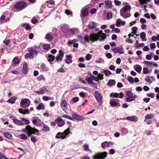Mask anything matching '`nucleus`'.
I'll return each instance as SVG.
<instances>
[{"instance_id": "3", "label": "nucleus", "mask_w": 159, "mask_h": 159, "mask_svg": "<svg viewBox=\"0 0 159 159\" xmlns=\"http://www.w3.org/2000/svg\"><path fill=\"white\" fill-rule=\"evenodd\" d=\"M131 9V7L130 6L127 5L123 7L120 10V14L124 19L130 17L131 14L129 12H127Z\"/></svg>"}, {"instance_id": "50", "label": "nucleus", "mask_w": 159, "mask_h": 159, "mask_svg": "<svg viewBox=\"0 0 159 159\" xmlns=\"http://www.w3.org/2000/svg\"><path fill=\"white\" fill-rule=\"evenodd\" d=\"M145 80L149 84H151L152 82V81L151 80L150 77L149 76H148L145 79Z\"/></svg>"}, {"instance_id": "15", "label": "nucleus", "mask_w": 159, "mask_h": 159, "mask_svg": "<svg viewBox=\"0 0 159 159\" xmlns=\"http://www.w3.org/2000/svg\"><path fill=\"white\" fill-rule=\"evenodd\" d=\"M110 104L111 107H113L120 106V104L119 102L115 101L113 99H111L110 100Z\"/></svg>"}, {"instance_id": "56", "label": "nucleus", "mask_w": 159, "mask_h": 159, "mask_svg": "<svg viewBox=\"0 0 159 159\" xmlns=\"http://www.w3.org/2000/svg\"><path fill=\"white\" fill-rule=\"evenodd\" d=\"M114 143L112 142H108L107 141V147H111L112 145H114Z\"/></svg>"}, {"instance_id": "30", "label": "nucleus", "mask_w": 159, "mask_h": 159, "mask_svg": "<svg viewBox=\"0 0 159 159\" xmlns=\"http://www.w3.org/2000/svg\"><path fill=\"white\" fill-rule=\"evenodd\" d=\"M83 148L84 150L86 152L89 151L90 153L92 152L91 150L89 149V146L88 144H85L83 145Z\"/></svg>"}, {"instance_id": "8", "label": "nucleus", "mask_w": 159, "mask_h": 159, "mask_svg": "<svg viewBox=\"0 0 159 159\" xmlns=\"http://www.w3.org/2000/svg\"><path fill=\"white\" fill-rule=\"evenodd\" d=\"M112 50L113 52L115 53H119L120 54H123L124 52V48L122 46L112 48Z\"/></svg>"}, {"instance_id": "5", "label": "nucleus", "mask_w": 159, "mask_h": 159, "mask_svg": "<svg viewBox=\"0 0 159 159\" xmlns=\"http://www.w3.org/2000/svg\"><path fill=\"white\" fill-rule=\"evenodd\" d=\"M126 96H128L126 98L125 100L127 102H130L134 101L135 99L137 97L136 95L134 94L130 91H127L125 92Z\"/></svg>"}, {"instance_id": "39", "label": "nucleus", "mask_w": 159, "mask_h": 159, "mask_svg": "<svg viewBox=\"0 0 159 159\" xmlns=\"http://www.w3.org/2000/svg\"><path fill=\"white\" fill-rule=\"evenodd\" d=\"M144 46V44L143 43H140L138 42V41H137L135 43V47L136 48L140 47H143Z\"/></svg>"}, {"instance_id": "64", "label": "nucleus", "mask_w": 159, "mask_h": 159, "mask_svg": "<svg viewBox=\"0 0 159 159\" xmlns=\"http://www.w3.org/2000/svg\"><path fill=\"white\" fill-rule=\"evenodd\" d=\"M114 2L115 5L117 6L120 5L121 4V2L120 1L116 0L114 1Z\"/></svg>"}, {"instance_id": "24", "label": "nucleus", "mask_w": 159, "mask_h": 159, "mask_svg": "<svg viewBox=\"0 0 159 159\" xmlns=\"http://www.w3.org/2000/svg\"><path fill=\"white\" fill-rule=\"evenodd\" d=\"M41 126L43 127V130H44L45 131H48L50 130V128L48 127V126L44 123H41Z\"/></svg>"}, {"instance_id": "31", "label": "nucleus", "mask_w": 159, "mask_h": 159, "mask_svg": "<svg viewBox=\"0 0 159 159\" xmlns=\"http://www.w3.org/2000/svg\"><path fill=\"white\" fill-rule=\"evenodd\" d=\"M128 129L125 128H123L121 129V134L122 135H125L128 133Z\"/></svg>"}, {"instance_id": "22", "label": "nucleus", "mask_w": 159, "mask_h": 159, "mask_svg": "<svg viewBox=\"0 0 159 159\" xmlns=\"http://www.w3.org/2000/svg\"><path fill=\"white\" fill-rule=\"evenodd\" d=\"M67 59L65 60V62L67 64H69L72 62V61L71 59L72 58V56L70 55H67L66 56Z\"/></svg>"}, {"instance_id": "54", "label": "nucleus", "mask_w": 159, "mask_h": 159, "mask_svg": "<svg viewBox=\"0 0 159 159\" xmlns=\"http://www.w3.org/2000/svg\"><path fill=\"white\" fill-rule=\"evenodd\" d=\"M104 73L106 76H108L111 74V72L108 70H105Z\"/></svg>"}, {"instance_id": "42", "label": "nucleus", "mask_w": 159, "mask_h": 159, "mask_svg": "<svg viewBox=\"0 0 159 159\" xmlns=\"http://www.w3.org/2000/svg\"><path fill=\"white\" fill-rule=\"evenodd\" d=\"M22 26L23 27H24L25 26V29H26V30H29L31 29L30 25L27 24L25 23L22 24Z\"/></svg>"}, {"instance_id": "11", "label": "nucleus", "mask_w": 159, "mask_h": 159, "mask_svg": "<svg viewBox=\"0 0 159 159\" xmlns=\"http://www.w3.org/2000/svg\"><path fill=\"white\" fill-rule=\"evenodd\" d=\"M94 96L97 101L98 102H101L102 98V96L99 92L95 91L94 93Z\"/></svg>"}, {"instance_id": "48", "label": "nucleus", "mask_w": 159, "mask_h": 159, "mask_svg": "<svg viewBox=\"0 0 159 159\" xmlns=\"http://www.w3.org/2000/svg\"><path fill=\"white\" fill-rule=\"evenodd\" d=\"M112 13L111 12H108L107 14V19H110L112 17Z\"/></svg>"}, {"instance_id": "62", "label": "nucleus", "mask_w": 159, "mask_h": 159, "mask_svg": "<svg viewBox=\"0 0 159 159\" xmlns=\"http://www.w3.org/2000/svg\"><path fill=\"white\" fill-rule=\"evenodd\" d=\"M31 21L33 24H35L38 22V20L34 17L31 19Z\"/></svg>"}, {"instance_id": "33", "label": "nucleus", "mask_w": 159, "mask_h": 159, "mask_svg": "<svg viewBox=\"0 0 159 159\" xmlns=\"http://www.w3.org/2000/svg\"><path fill=\"white\" fill-rule=\"evenodd\" d=\"M146 35L144 32H142L140 34V37L142 39V41H146L147 40L145 37Z\"/></svg>"}, {"instance_id": "44", "label": "nucleus", "mask_w": 159, "mask_h": 159, "mask_svg": "<svg viewBox=\"0 0 159 159\" xmlns=\"http://www.w3.org/2000/svg\"><path fill=\"white\" fill-rule=\"evenodd\" d=\"M32 57V58L34 57H33V56L32 55V54L30 52L27 53L25 55V57L26 59H28Z\"/></svg>"}, {"instance_id": "16", "label": "nucleus", "mask_w": 159, "mask_h": 159, "mask_svg": "<svg viewBox=\"0 0 159 159\" xmlns=\"http://www.w3.org/2000/svg\"><path fill=\"white\" fill-rule=\"evenodd\" d=\"M28 51L32 54V55L33 56V57H34V55L36 56L38 54V52L37 51L35 50V49L32 48H28Z\"/></svg>"}, {"instance_id": "41", "label": "nucleus", "mask_w": 159, "mask_h": 159, "mask_svg": "<svg viewBox=\"0 0 159 159\" xmlns=\"http://www.w3.org/2000/svg\"><path fill=\"white\" fill-rule=\"evenodd\" d=\"M105 3L108 8H111L112 7V3L111 1H105Z\"/></svg>"}, {"instance_id": "53", "label": "nucleus", "mask_w": 159, "mask_h": 159, "mask_svg": "<svg viewBox=\"0 0 159 159\" xmlns=\"http://www.w3.org/2000/svg\"><path fill=\"white\" fill-rule=\"evenodd\" d=\"M22 121H25V125H27L30 124V121L29 120L25 118H21Z\"/></svg>"}, {"instance_id": "12", "label": "nucleus", "mask_w": 159, "mask_h": 159, "mask_svg": "<svg viewBox=\"0 0 159 159\" xmlns=\"http://www.w3.org/2000/svg\"><path fill=\"white\" fill-rule=\"evenodd\" d=\"M72 116L73 119L78 121H82L84 119V118L83 116L77 115L76 113L72 114Z\"/></svg>"}, {"instance_id": "51", "label": "nucleus", "mask_w": 159, "mask_h": 159, "mask_svg": "<svg viewBox=\"0 0 159 159\" xmlns=\"http://www.w3.org/2000/svg\"><path fill=\"white\" fill-rule=\"evenodd\" d=\"M107 141L101 143V147L102 148L104 149L107 147Z\"/></svg>"}, {"instance_id": "26", "label": "nucleus", "mask_w": 159, "mask_h": 159, "mask_svg": "<svg viewBox=\"0 0 159 159\" xmlns=\"http://www.w3.org/2000/svg\"><path fill=\"white\" fill-rule=\"evenodd\" d=\"M27 64L26 62H24L23 65V71L24 74H26L27 72Z\"/></svg>"}, {"instance_id": "18", "label": "nucleus", "mask_w": 159, "mask_h": 159, "mask_svg": "<svg viewBox=\"0 0 159 159\" xmlns=\"http://www.w3.org/2000/svg\"><path fill=\"white\" fill-rule=\"evenodd\" d=\"M25 128L22 130V132L23 133H27L28 132H32V128L29 125H28L26 126Z\"/></svg>"}, {"instance_id": "27", "label": "nucleus", "mask_w": 159, "mask_h": 159, "mask_svg": "<svg viewBox=\"0 0 159 159\" xmlns=\"http://www.w3.org/2000/svg\"><path fill=\"white\" fill-rule=\"evenodd\" d=\"M47 58H48V61L50 62L51 64V62L53 61L54 60L55 57L54 56L51 54H49L47 57Z\"/></svg>"}, {"instance_id": "23", "label": "nucleus", "mask_w": 159, "mask_h": 159, "mask_svg": "<svg viewBox=\"0 0 159 159\" xmlns=\"http://www.w3.org/2000/svg\"><path fill=\"white\" fill-rule=\"evenodd\" d=\"M82 15L83 16H87L88 15V11L87 8H83L81 11Z\"/></svg>"}, {"instance_id": "43", "label": "nucleus", "mask_w": 159, "mask_h": 159, "mask_svg": "<svg viewBox=\"0 0 159 159\" xmlns=\"http://www.w3.org/2000/svg\"><path fill=\"white\" fill-rule=\"evenodd\" d=\"M154 116L153 114H148L145 117V119H151L153 118Z\"/></svg>"}, {"instance_id": "25", "label": "nucleus", "mask_w": 159, "mask_h": 159, "mask_svg": "<svg viewBox=\"0 0 159 159\" xmlns=\"http://www.w3.org/2000/svg\"><path fill=\"white\" fill-rule=\"evenodd\" d=\"M135 70L138 73H140L142 70V67L139 65H136L134 66Z\"/></svg>"}, {"instance_id": "17", "label": "nucleus", "mask_w": 159, "mask_h": 159, "mask_svg": "<svg viewBox=\"0 0 159 159\" xmlns=\"http://www.w3.org/2000/svg\"><path fill=\"white\" fill-rule=\"evenodd\" d=\"M123 119H126L127 120L133 122H136L138 120V117L135 116H128L126 118H124Z\"/></svg>"}, {"instance_id": "63", "label": "nucleus", "mask_w": 159, "mask_h": 159, "mask_svg": "<svg viewBox=\"0 0 159 159\" xmlns=\"http://www.w3.org/2000/svg\"><path fill=\"white\" fill-rule=\"evenodd\" d=\"M103 62V60L101 58H100L98 60L96 61V62L97 63H102Z\"/></svg>"}, {"instance_id": "4", "label": "nucleus", "mask_w": 159, "mask_h": 159, "mask_svg": "<svg viewBox=\"0 0 159 159\" xmlns=\"http://www.w3.org/2000/svg\"><path fill=\"white\" fill-rule=\"evenodd\" d=\"M70 133V128L69 127L63 132H59L58 133L56 136L55 137L57 139H64L66 138V136Z\"/></svg>"}, {"instance_id": "40", "label": "nucleus", "mask_w": 159, "mask_h": 159, "mask_svg": "<svg viewBox=\"0 0 159 159\" xmlns=\"http://www.w3.org/2000/svg\"><path fill=\"white\" fill-rule=\"evenodd\" d=\"M43 48L44 49L48 50L50 48V45L48 44H44L43 45Z\"/></svg>"}, {"instance_id": "37", "label": "nucleus", "mask_w": 159, "mask_h": 159, "mask_svg": "<svg viewBox=\"0 0 159 159\" xmlns=\"http://www.w3.org/2000/svg\"><path fill=\"white\" fill-rule=\"evenodd\" d=\"M13 62L15 65H18L20 63L19 59L17 57H15L13 60Z\"/></svg>"}, {"instance_id": "59", "label": "nucleus", "mask_w": 159, "mask_h": 159, "mask_svg": "<svg viewBox=\"0 0 159 159\" xmlns=\"http://www.w3.org/2000/svg\"><path fill=\"white\" fill-rule=\"evenodd\" d=\"M62 117L71 120H73V119L71 116L66 115H64L62 116Z\"/></svg>"}, {"instance_id": "13", "label": "nucleus", "mask_w": 159, "mask_h": 159, "mask_svg": "<svg viewBox=\"0 0 159 159\" xmlns=\"http://www.w3.org/2000/svg\"><path fill=\"white\" fill-rule=\"evenodd\" d=\"M143 63L148 67H156L157 66V65L156 64L152 61H143Z\"/></svg>"}, {"instance_id": "47", "label": "nucleus", "mask_w": 159, "mask_h": 159, "mask_svg": "<svg viewBox=\"0 0 159 159\" xmlns=\"http://www.w3.org/2000/svg\"><path fill=\"white\" fill-rule=\"evenodd\" d=\"M121 20L120 19H118L116 21V25L118 27H119L120 26Z\"/></svg>"}, {"instance_id": "46", "label": "nucleus", "mask_w": 159, "mask_h": 159, "mask_svg": "<svg viewBox=\"0 0 159 159\" xmlns=\"http://www.w3.org/2000/svg\"><path fill=\"white\" fill-rule=\"evenodd\" d=\"M39 120V119L38 118L34 117L32 119V123L34 125H36V123Z\"/></svg>"}, {"instance_id": "45", "label": "nucleus", "mask_w": 159, "mask_h": 159, "mask_svg": "<svg viewBox=\"0 0 159 159\" xmlns=\"http://www.w3.org/2000/svg\"><path fill=\"white\" fill-rule=\"evenodd\" d=\"M32 131L30 132L31 133L36 134L37 135H39V131L37 129L32 128Z\"/></svg>"}, {"instance_id": "20", "label": "nucleus", "mask_w": 159, "mask_h": 159, "mask_svg": "<svg viewBox=\"0 0 159 159\" xmlns=\"http://www.w3.org/2000/svg\"><path fill=\"white\" fill-rule=\"evenodd\" d=\"M18 111L20 113L24 115L26 114H29L30 113L28 109H22L19 108L18 109Z\"/></svg>"}, {"instance_id": "55", "label": "nucleus", "mask_w": 159, "mask_h": 159, "mask_svg": "<svg viewBox=\"0 0 159 159\" xmlns=\"http://www.w3.org/2000/svg\"><path fill=\"white\" fill-rule=\"evenodd\" d=\"M20 138L22 139L26 140L27 139V136L25 134H21L20 135Z\"/></svg>"}, {"instance_id": "58", "label": "nucleus", "mask_w": 159, "mask_h": 159, "mask_svg": "<svg viewBox=\"0 0 159 159\" xmlns=\"http://www.w3.org/2000/svg\"><path fill=\"white\" fill-rule=\"evenodd\" d=\"M44 79V76L43 75H41L38 77L37 80L39 81L43 80Z\"/></svg>"}, {"instance_id": "57", "label": "nucleus", "mask_w": 159, "mask_h": 159, "mask_svg": "<svg viewBox=\"0 0 159 159\" xmlns=\"http://www.w3.org/2000/svg\"><path fill=\"white\" fill-rule=\"evenodd\" d=\"M149 72L148 69L146 67H144L143 69V73L144 74H147Z\"/></svg>"}, {"instance_id": "60", "label": "nucleus", "mask_w": 159, "mask_h": 159, "mask_svg": "<svg viewBox=\"0 0 159 159\" xmlns=\"http://www.w3.org/2000/svg\"><path fill=\"white\" fill-rule=\"evenodd\" d=\"M92 56L90 54H88L85 57V59L87 61H89L91 58Z\"/></svg>"}, {"instance_id": "19", "label": "nucleus", "mask_w": 159, "mask_h": 159, "mask_svg": "<svg viewBox=\"0 0 159 159\" xmlns=\"http://www.w3.org/2000/svg\"><path fill=\"white\" fill-rule=\"evenodd\" d=\"M45 38L48 41L50 42L53 39V36L51 33H49L46 35Z\"/></svg>"}, {"instance_id": "2", "label": "nucleus", "mask_w": 159, "mask_h": 159, "mask_svg": "<svg viewBox=\"0 0 159 159\" xmlns=\"http://www.w3.org/2000/svg\"><path fill=\"white\" fill-rule=\"evenodd\" d=\"M28 3L23 0H21L17 2L14 7V9L15 10L14 11H21L25 8L28 6Z\"/></svg>"}, {"instance_id": "7", "label": "nucleus", "mask_w": 159, "mask_h": 159, "mask_svg": "<svg viewBox=\"0 0 159 159\" xmlns=\"http://www.w3.org/2000/svg\"><path fill=\"white\" fill-rule=\"evenodd\" d=\"M107 155V152H98L93 156V159H103L106 158Z\"/></svg>"}, {"instance_id": "9", "label": "nucleus", "mask_w": 159, "mask_h": 159, "mask_svg": "<svg viewBox=\"0 0 159 159\" xmlns=\"http://www.w3.org/2000/svg\"><path fill=\"white\" fill-rule=\"evenodd\" d=\"M58 52L59 54L57 55L55 61L58 62H61L62 61L64 54V52L61 50H59Z\"/></svg>"}, {"instance_id": "21", "label": "nucleus", "mask_w": 159, "mask_h": 159, "mask_svg": "<svg viewBox=\"0 0 159 159\" xmlns=\"http://www.w3.org/2000/svg\"><path fill=\"white\" fill-rule=\"evenodd\" d=\"M79 31V29L77 28H73L71 29H70L68 30V31L72 34H74L75 33H78Z\"/></svg>"}, {"instance_id": "61", "label": "nucleus", "mask_w": 159, "mask_h": 159, "mask_svg": "<svg viewBox=\"0 0 159 159\" xmlns=\"http://www.w3.org/2000/svg\"><path fill=\"white\" fill-rule=\"evenodd\" d=\"M72 100L73 103H75L79 101V99L78 97H74L73 98Z\"/></svg>"}, {"instance_id": "10", "label": "nucleus", "mask_w": 159, "mask_h": 159, "mask_svg": "<svg viewBox=\"0 0 159 159\" xmlns=\"http://www.w3.org/2000/svg\"><path fill=\"white\" fill-rule=\"evenodd\" d=\"M55 122L56 124H57L59 127L63 126L65 124L64 121L60 117H57V118L55 120Z\"/></svg>"}, {"instance_id": "14", "label": "nucleus", "mask_w": 159, "mask_h": 159, "mask_svg": "<svg viewBox=\"0 0 159 159\" xmlns=\"http://www.w3.org/2000/svg\"><path fill=\"white\" fill-rule=\"evenodd\" d=\"M10 118H13L12 120H13V122L16 124L19 125H24V123L21 120H18L16 118H14L12 116H11Z\"/></svg>"}, {"instance_id": "52", "label": "nucleus", "mask_w": 159, "mask_h": 159, "mask_svg": "<svg viewBox=\"0 0 159 159\" xmlns=\"http://www.w3.org/2000/svg\"><path fill=\"white\" fill-rule=\"evenodd\" d=\"M127 80L130 83H133L134 82V79L131 76H129Z\"/></svg>"}, {"instance_id": "35", "label": "nucleus", "mask_w": 159, "mask_h": 159, "mask_svg": "<svg viewBox=\"0 0 159 159\" xmlns=\"http://www.w3.org/2000/svg\"><path fill=\"white\" fill-rule=\"evenodd\" d=\"M4 136L8 139H10L11 138L12 135L11 134L8 132L4 133H3Z\"/></svg>"}, {"instance_id": "34", "label": "nucleus", "mask_w": 159, "mask_h": 159, "mask_svg": "<svg viewBox=\"0 0 159 159\" xmlns=\"http://www.w3.org/2000/svg\"><path fill=\"white\" fill-rule=\"evenodd\" d=\"M40 67L43 71H47L48 70V68L46 67V65L43 63L41 64Z\"/></svg>"}, {"instance_id": "49", "label": "nucleus", "mask_w": 159, "mask_h": 159, "mask_svg": "<svg viewBox=\"0 0 159 159\" xmlns=\"http://www.w3.org/2000/svg\"><path fill=\"white\" fill-rule=\"evenodd\" d=\"M86 80L88 84L90 85L91 83H92V80L91 78H90L89 77H87L85 79Z\"/></svg>"}, {"instance_id": "28", "label": "nucleus", "mask_w": 159, "mask_h": 159, "mask_svg": "<svg viewBox=\"0 0 159 159\" xmlns=\"http://www.w3.org/2000/svg\"><path fill=\"white\" fill-rule=\"evenodd\" d=\"M96 24V23L95 22H93L88 25V27L89 29H93L96 27L95 26Z\"/></svg>"}, {"instance_id": "6", "label": "nucleus", "mask_w": 159, "mask_h": 159, "mask_svg": "<svg viewBox=\"0 0 159 159\" xmlns=\"http://www.w3.org/2000/svg\"><path fill=\"white\" fill-rule=\"evenodd\" d=\"M30 104V100L27 98H23L21 99L20 106L21 107L25 108L29 107Z\"/></svg>"}, {"instance_id": "36", "label": "nucleus", "mask_w": 159, "mask_h": 159, "mask_svg": "<svg viewBox=\"0 0 159 159\" xmlns=\"http://www.w3.org/2000/svg\"><path fill=\"white\" fill-rule=\"evenodd\" d=\"M116 81L114 80H109L107 84L110 86H112L115 84Z\"/></svg>"}, {"instance_id": "29", "label": "nucleus", "mask_w": 159, "mask_h": 159, "mask_svg": "<svg viewBox=\"0 0 159 159\" xmlns=\"http://www.w3.org/2000/svg\"><path fill=\"white\" fill-rule=\"evenodd\" d=\"M36 109L38 110H44L45 109V106L42 103H41L36 107Z\"/></svg>"}, {"instance_id": "38", "label": "nucleus", "mask_w": 159, "mask_h": 159, "mask_svg": "<svg viewBox=\"0 0 159 159\" xmlns=\"http://www.w3.org/2000/svg\"><path fill=\"white\" fill-rule=\"evenodd\" d=\"M110 96L111 98H118L119 97V94L117 93H112L110 94Z\"/></svg>"}, {"instance_id": "32", "label": "nucleus", "mask_w": 159, "mask_h": 159, "mask_svg": "<svg viewBox=\"0 0 159 159\" xmlns=\"http://www.w3.org/2000/svg\"><path fill=\"white\" fill-rule=\"evenodd\" d=\"M16 98H17L16 97L13 96L10 98L8 100L7 102L11 103L13 104L15 102Z\"/></svg>"}, {"instance_id": "1", "label": "nucleus", "mask_w": 159, "mask_h": 159, "mask_svg": "<svg viewBox=\"0 0 159 159\" xmlns=\"http://www.w3.org/2000/svg\"><path fill=\"white\" fill-rule=\"evenodd\" d=\"M102 31L101 30L97 34H92L89 35H86L84 37L85 41L89 42L90 40L92 42L97 41L98 39L100 41H103L107 37L106 35L104 33H102Z\"/></svg>"}]
</instances>
